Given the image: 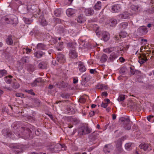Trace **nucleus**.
<instances>
[{
	"label": "nucleus",
	"instance_id": "1",
	"mask_svg": "<svg viewBox=\"0 0 154 154\" xmlns=\"http://www.w3.org/2000/svg\"><path fill=\"white\" fill-rule=\"evenodd\" d=\"M12 126V130L14 131L18 132L19 135L20 134H23L25 139H29L30 137L32 132L29 128L21 126L19 123L17 122H14Z\"/></svg>",
	"mask_w": 154,
	"mask_h": 154
},
{
	"label": "nucleus",
	"instance_id": "2",
	"mask_svg": "<svg viewBox=\"0 0 154 154\" xmlns=\"http://www.w3.org/2000/svg\"><path fill=\"white\" fill-rule=\"evenodd\" d=\"M1 20L2 23L11 24L14 26H16L18 23V19L15 15H13L9 17H4L1 18Z\"/></svg>",
	"mask_w": 154,
	"mask_h": 154
},
{
	"label": "nucleus",
	"instance_id": "3",
	"mask_svg": "<svg viewBox=\"0 0 154 154\" xmlns=\"http://www.w3.org/2000/svg\"><path fill=\"white\" fill-rule=\"evenodd\" d=\"M64 145H63L61 144H57L56 145H53L50 146L49 148V150L51 153L57 152L61 150H65V148L64 147Z\"/></svg>",
	"mask_w": 154,
	"mask_h": 154
},
{
	"label": "nucleus",
	"instance_id": "4",
	"mask_svg": "<svg viewBox=\"0 0 154 154\" xmlns=\"http://www.w3.org/2000/svg\"><path fill=\"white\" fill-rule=\"evenodd\" d=\"M120 120L121 122L123 127L125 129L129 130L131 129V122L129 118L122 117L120 119Z\"/></svg>",
	"mask_w": 154,
	"mask_h": 154
},
{
	"label": "nucleus",
	"instance_id": "5",
	"mask_svg": "<svg viewBox=\"0 0 154 154\" xmlns=\"http://www.w3.org/2000/svg\"><path fill=\"white\" fill-rule=\"evenodd\" d=\"M68 47L70 48V51L69 55L70 57L72 58L75 59L77 56V54L75 51V48L73 46V44L71 43H68Z\"/></svg>",
	"mask_w": 154,
	"mask_h": 154
},
{
	"label": "nucleus",
	"instance_id": "6",
	"mask_svg": "<svg viewBox=\"0 0 154 154\" xmlns=\"http://www.w3.org/2000/svg\"><path fill=\"white\" fill-rule=\"evenodd\" d=\"M92 131V129L89 128L88 126H84L81 128L79 134L80 135H85L91 133Z\"/></svg>",
	"mask_w": 154,
	"mask_h": 154
},
{
	"label": "nucleus",
	"instance_id": "7",
	"mask_svg": "<svg viewBox=\"0 0 154 154\" xmlns=\"http://www.w3.org/2000/svg\"><path fill=\"white\" fill-rule=\"evenodd\" d=\"M12 148V151L13 154H17L22 152L23 151L22 146H13Z\"/></svg>",
	"mask_w": 154,
	"mask_h": 154
},
{
	"label": "nucleus",
	"instance_id": "8",
	"mask_svg": "<svg viewBox=\"0 0 154 154\" xmlns=\"http://www.w3.org/2000/svg\"><path fill=\"white\" fill-rule=\"evenodd\" d=\"M131 75H134L137 78L139 79L141 76V74L140 71L134 69L132 67H130Z\"/></svg>",
	"mask_w": 154,
	"mask_h": 154
},
{
	"label": "nucleus",
	"instance_id": "9",
	"mask_svg": "<svg viewBox=\"0 0 154 154\" xmlns=\"http://www.w3.org/2000/svg\"><path fill=\"white\" fill-rule=\"evenodd\" d=\"M133 14L129 13L127 11H124L122 14L119 15V17L122 19H128L130 18V16H132Z\"/></svg>",
	"mask_w": 154,
	"mask_h": 154
},
{
	"label": "nucleus",
	"instance_id": "10",
	"mask_svg": "<svg viewBox=\"0 0 154 154\" xmlns=\"http://www.w3.org/2000/svg\"><path fill=\"white\" fill-rule=\"evenodd\" d=\"M139 147L141 149H143L144 150L147 152L151 150V146L148 144L141 143Z\"/></svg>",
	"mask_w": 154,
	"mask_h": 154
},
{
	"label": "nucleus",
	"instance_id": "11",
	"mask_svg": "<svg viewBox=\"0 0 154 154\" xmlns=\"http://www.w3.org/2000/svg\"><path fill=\"white\" fill-rule=\"evenodd\" d=\"M147 31L146 27L144 26H141L137 30L138 33L140 35H145L147 33Z\"/></svg>",
	"mask_w": 154,
	"mask_h": 154
},
{
	"label": "nucleus",
	"instance_id": "12",
	"mask_svg": "<svg viewBox=\"0 0 154 154\" xmlns=\"http://www.w3.org/2000/svg\"><path fill=\"white\" fill-rule=\"evenodd\" d=\"M57 60L60 63H64L66 61L64 56L61 54H58L57 55Z\"/></svg>",
	"mask_w": 154,
	"mask_h": 154
},
{
	"label": "nucleus",
	"instance_id": "13",
	"mask_svg": "<svg viewBox=\"0 0 154 154\" xmlns=\"http://www.w3.org/2000/svg\"><path fill=\"white\" fill-rule=\"evenodd\" d=\"M138 57V62L141 64H143L148 60L146 54H141Z\"/></svg>",
	"mask_w": 154,
	"mask_h": 154
},
{
	"label": "nucleus",
	"instance_id": "14",
	"mask_svg": "<svg viewBox=\"0 0 154 154\" xmlns=\"http://www.w3.org/2000/svg\"><path fill=\"white\" fill-rule=\"evenodd\" d=\"M91 76L88 75H83L82 77V80L81 82V84L84 85L86 83L89 81L91 79Z\"/></svg>",
	"mask_w": 154,
	"mask_h": 154
},
{
	"label": "nucleus",
	"instance_id": "15",
	"mask_svg": "<svg viewBox=\"0 0 154 154\" xmlns=\"http://www.w3.org/2000/svg\"><path fill=\"white\" fill-rule=\"evenodd\" d=\"M112 148V145L110 144L106 145L103 149V151L105 153H109Z\"/></svg>",
	"mask_w": 154,
	"mask_h": 154
},
{
	"label": "nucleus",
	"instance_id": "16",
	"mask_svg": "<svg viewBox=\"0 0 154 154\" xmlns=\"http://www.w3.org/2000/svg\"><path fill=\"white\" fill-rule=\"evenodd\" d=\"M77 20L79 23H83L86 21L85 18L83 14H80L77 18Z\"/></svg>",
	"mask_w": 154,
	"mask_h": 154
},
{
	"label": "nucleus",
	"instance_id": "17",
	"mask_svg": "<svg viewBox=\"0 0 154 154\" xmlns=\"http://www.w3.org/2000/svg\"><path fill=\"white\" fill-rule=\"evenodd\" d=\"M112 10L113 12H118L121 10V7L119 5H115L113 6Z\"/></svg>",
	"mask_w": 154,
	"mask_h": 154
},
{
	"label": "nucleus",
	"instance_id": "18",
	"mask_svg": "<svg viewBox=\"0 0 154 154\" xmlns=\"http://www.w3.org/2000/svg\"><path fill=\"white\" fill-rule=\"evenodd\" d=\"M85 13L86 16H90L93 14L94 11L91 8L86 9L85 11Z\"/></svg>",
	"mask_w": 154,
	"mask_h": 154
},
{
	"label": "nucleus",
	"instance_id": "19",
	"mask_svg": "<svg viewBox=\"0 0 154 154\" xmlns=\"http://www.w3.org/2000/svg\"><path fill=\"white\" fill-rule=\"evenodd\" d=\"M76 11L75 9L69 8L67 10L66 12L68 16H70L74 14Z\"/></svg>",
	"mask_w": 154,
	"mask_h": 154
},
{
	"label": "nucleus",
	"instance_id": "20",
	"mask_svg": "<svg viewBox=\"0 0 154 154\" xmlns=\"http://www.w3.org/2000/svg\"><path fill=\"white\" fill-rule=\"evenodd\" d=\"M12 35H10L8 36V37L6 39V43L9 45H12L13 44V41L12 39Z\"/></svg>",
	"mask_w": 154,
	"mask_h": 154
},
{
	"label": "nucleus",
	"instance_id": "21",
	"mask_svg": "<svg viewBox=\"0 0 154 154\" xmlns=\"http://www.w3.org/2000/svg\"><path fill=\"white\" fill-rule=\"evenodd\" d=\"M116 50V47H111L104 49L103 51L106 53L109 54L111 52Z\"/></svg>",
	"mask_w": 154,
	"mask_h": 154
},
{
	"label": "nucleus",
	"instance_id": "22",
	"mask_svg": "<svg viewBox=\"0 0 154 154\" xmlns=\"http://www.w3.org/2000/svg\"><path fill=\"white\" fill-rule=\"evenodd\" d=\"M56 85L57 86V87L59 88H64L67 86V84L64 82L63 81L59 82L57 83Z\"/></svg>",
	"mask_w": 154,
	"mask_h": 154
},
{
	"label": "nucleus",
	"instance_id": "23",
	"mask_svg": "<svg viewBox=\"0 0 154 154\" xmlns=\"http://www.w3.org/2000/svg\"><path fill=\"white\" fill-rule=\"evenodd\" d=\"M117 22L116 19H111L109 20V24L110 26L111 27H114L117 24Z\"/></svg>",
	"mask_w": 154,
	"mask_h": 154
},
{
	"label": "nucleus",
	"instance_id": "24",
	"mask_svg": "<svg viewBox=\"0 0 154 154\" xmlns=\"http://www.w3.org/2000/svg\"><path fill=\"white\" fill-rule=\"evenodd\" d=\"M38 67L39 69H46L47 67V64L45 62H42L38 64Z\"/></svg>",
	"mask_w": 154,
	"mask_h": 154
},
{
	"label": "nucleus",
	"instance_id": "25",
	"mask_svg": "<svg viewBox=\"0 0 154 154\" xmlns=\"http://www.w3.org/2000/svg\"><path fill=\"white\" fill-rule=\"evenodd\" d=\"M102 37L105 41H107L109 39L110 35L107 32H103L102 33Z\"/></svg>",
	"mask_w": 154,
	"mask_h": 154
},
{
	"label": "nucleus",
	"instance_id": "26",
	"mask_svg": "<svg viewBox=\"0 0 154 154\" xmlns=\"http://www.w3.org/2000/svg\"><path fill=\"white\" fill-rule=\"evenodd\" d=\"M39 21L41 25L43 26H46L47 24V22L45 18L43 17H40L39 18Z\"/></svg>",
	"mask_w": 154,
	"mask_h": 154
},
{
	"label": "nucleus",
	"instance_id": "27",
	"mask_svg": "<svg viewBox=\"0 0 154 154\" xmlns=\"http://www.w3.org/2000/svg\"><path fill=\"white\" fill-rule=\"evenodd\" d=\"M36 48L39 50H45L46 49L45 45L41 43H38L37 45Z\"/></svg>",
	"mask_w": 154,
	"mask_h": 154
},
{
	"label": "nucleus",
	"instance_id": "28",
	"mask_svg": "<svg viewBox=\"0 0 154 154\" xmlns=\"http://www.w3.org/2000/svg\"><path fill=\"white\" fill-rule=\"evenodd\" d=\"M128 25V23L127 22H124L120 24L119 26L120 29H123L127 28Z\"/></svg>",
	"mask_w": 154,
	"mask_h": 154
},
{
	"label": "nucleus",
	"instance_id": "29",
	"mask_svg": "<svg viewBox=\"0 0 154 154\" xmlns=\"http://www.w3.org/2000/svg\"><path fill=\"white\" fill-rule=\"evenodd\" d=\"M45 54V53H43L42 51H39L35 52L34 55L36 57L39 58L44 55Z\"/></svg>",
	"mask_w": 154,
	"mask_h": 154
},
{
	"label": "nucleus",
	"instance_id": "30",
	"mask_svg": "<svg viewBox=\"0 0 154 154\" xmlns=\"http://www.w3.org/2000/svg\"><path fill=\"white\" fill-rule=\"evenodd\" d=\"M12 78L13 76L11 75L6 76L4 78L5 81L6 83L8 84H10L11 82V79Z\"/></svg>",
	"mask_w": 154,
	"mask_h": 154
},
{
	"label": "nucleus",
	"instance_id": "31",
	"mask_svg": "<svg viewBox=\"0 0 154 154\" xmlns=\"http://www.w3.org/2000/svg\"><path fill=\"white\" fill-rule=\"evenodd\" d=\"M94 8L96 10H100L101 8V2L100 1H98L94 5Z\"/></svg>",
	"mask_w": 154,
	"mask_h": 154
},
{
	"label": "nucleus",
	"instance_id": "32",
	"mask_svg": "<svg viewBox=\"0 0 154 154\" xmlns=\"http://www.w3.org/2000/svg\"><path fill=\"white\" fill-rule=\"evenodd\" d=\"M79 70L81 72H83L86 71V69L85 66L81 63L79 64Z\"/></svg>",
	"mask_w": 154,
	"mask_h": 154
},
{
	"label": "nucleus",
	"instance_id": "33",
	"mask_svg": "<svg viewBox=\"0 0 154 154\" xmlns=\"http://www.w3.org/2000/svg\"><path fill=\"white\" fill-rule=\"evenodd\" d=\"M108 57L105 54H103L101 56L100 58V61L102 63L105 62L107 60Z\"/></svg>",
	"mask_w": 154,
	"mask_h": 154
},
{
	"label": "nucleus",
	"instance_id": "34",
	"mask_svg": "<svg viewBox=\"0 0 154 154\" xmlns=\"http://www.w3.org/2000/svg\"><path fill=\"white\" fill-rule=\"evenodd\" d=\"M123 140L122 138L119 139L116 142V147H122Z\"/></svg>",
	"mask_w": 154,
	"mask_h": 154
},
{
	"label": "nucleus",
	"instance_id": "35",
	"mask_svg": "<svg viewBox=\"0 0 154 154\" xmlns=\"http://www.w3.org/2000/svg\"><path fill=\"white\" fill-rule=\"evenodd\" d=\"M117 54L114 52H113L110 55L109 59L111 61H112L114 60L117 58Z\"/></svg>",
	"mask_w": 154,
	"mask_h": 154
},
{
	"label": "nucleus",
	"instance_id": "36",
	"mask_svg": "<svg viewBox=\"0 0 154 154\" xmlns=\"http://www.w3.org/2000/svg\"><path fill=\"white\" fill-rule=\"evenodd\" d=\"M61 13V10L59 9H56L54 11V15L56 17L60 16Z\"/></svg>",
	"mask_w": 154,
	"mask_h": 154
},
{
	"label": "nucleus",
	"instance_id": "37",
	"mask_svg": "<svg viewBox=\"0 0 154 154\" xmlns=\"http://www.w3.org/2000/svg\"><path fill=\"white\" fill-rule=\"evenodd\" d=\"M23 19L25 23L27 24H30L32 22V20H30L25 17H23Z\"/></svg>",
	"mask_w": 154,
	"mask_h": 154
},
{
	"label": "nucleus",
	"instance_id": "38",
	"mask_svg": "<svg viewBox=\"0 0 154 154\" xmlns=\"http://www.w3.org/2000/svg\"><path fill=\"white\" fill-rule=\"evenodd\" d=\"M20 85L19 84L15 82H13L12 84V87L14 89H17L19 88Z\"/></svg>",
	"mask_w": 154,
	"mask_h": 154
},
{
	"label": "nucleus",
	"instance_id": "39",
	"mask_svg": "<svg viewBox=\"0 0 154 154\" xmlns=\"http://www.w3.org/2000/svg\"><path fill=\"white\" fill-rule=\"evenodd\" d=\"M139 8L138 6L134 5H132L131 6V9L133 11L135 12L138 11Z\"/></svg>",
	"mask_w": 154,
	"mask_h": 154
},
{
	"label": "nucleus",
	"instance_id": "40",
	"mask_svg": "<svg viewBox=\"0 0 154 154\" xmlns=\"http://www.w3.org/2000/svg\"><path fill=\"white\" fill-rule=\"evenodd\" d=\"M35 69V67L34 66L29 64L28 65V70L29 71H33Z\"/></svg>",
	"mask_w": 154,
	"mask_h": 154
},
{
	"label": "nucleus",
	"instance_id": "41",
	"mask_svg": "<svg viewBox=\"0 0 154 154\" xmlns=\"http://www.w3.org/2000/svg\"><path fill=\"white\" fill-rule=\"evenodd\" d=\"M125 95H124L121 94L119 95L118 98V100L119 101H122L125 100Z\"/></svg>",
	"mask_w": 154,
	"mask_h": 154
},
{
	"label": "nucleus",
	"instance_id": "42",
	"mask_svg": "<svg viewBox=\"0 0 154 154\" xmlns=\"http://www.w3.org/2000/svg\"><path fill=\"white\" fill-rule=\"evenodd\" d=\"M116 151L117 154L121 153L123 151V149L122 147H116Z\"/></svg>",
	"mask_w": 154,
	"mask_h": 154
},
{
	"label": "nucleus",
	"instance_id": "43",
	"mask_svg": "<svg viewBox=\"0 0 154 154\" xmlns=\"http://www.w3.org/2000/svg\"><path fill=\"white\" fill-rule=\"evenodd\" d=\"M132 144V143H126L125 145V148L128 150L130 149Z\"/></svg>",
	"mask_w": 154,
	"mask_h": 154
},
{
	"label": "nucleus",
	"instance_id": "44",
	"mask_svg": "<svg viewBox=\"0 0 154 154\" xmlns=\"http://www.w3.org/2000/svg\"><path fill=\"white\" fill-rule=\"evenodd\" d=\"M60 96L63 98L67 99L69 97V95L67 93H63L61 94Z\"/></svg>",
	"mask_w": 154,
	"mask_h": 154
},
{
	"label": "nucleus",
	"instance_id": "45",
	"mask_svg": "<svg viewBox=\"0 0 154 154\" xmlns=\"http://www.w3.org/2000/svg\"><path fill=\"white\" fill-rule=\"evenodd\" d=\"M127 34L126 32H121L119 34V36L120 38H124L126 37L127 36Z\"/></svg>",
	"mask_w": 154,
	"mask_h": 154
},
{
	"label": "nucleus",
	"instance_id": "46",
	"mask_svg": "<svg viewBox=\"0 0 154 154\" xmlns=\"http://www.w3.org/2000/svg\"><path fill=\"white\" fill-rule=\"evenodd\" d=\"M98 88L101 89H107V87L106 86L103 85H100L98 86Z\"/></svg>",
	"mask_w": 154,
	"mask_h": 154
},
{
	"label": "nucleus",
	"instance_id": "47",
	"mask_svg": "<svg viewBox=\"0 0 154 154\" xmlns=\"http://www.w3.org/2000/svg\"><path fill=\"white\" fill-rule=\"evenodd\" d=\"M34 102L35 103V105L37 106H39L40 103V101L38 99H34L33 100Z\"/></svg>",
	"mask_w": 154,
	"mask_h": 154
},
{
	"label": "nucleus",
	"instance_id": "48",
	"mask_svg": "<svg viewBox=\"0 0 154 154\" xmlns=\"http://www.w3.org/2000/svg\"><path fill=\"white\" fill-rule=\"evenodd\" d=\"M25 91L26 92H27L32 95H35V94L33 92V90L32 89H31L30 90H26Z\"/></svg>",
	"mask_w": 154,
	"mask_h": 154
},
{
	"label": "nucleus",
	"instance_id": "49",
	"mask_svg": "<svg viewBox=\"0 0 154 154\" xmlns=\"http://www.w3.org/2000/svg\"><path fill=\"white\" fill-rule=\"evenodd\" d=\"M114 38L117 42H119L122 40L121 38H120L119 36V35H115Z\"/></svg>",
	"mask_w": 154,
	"mask_h": 154
},
{
	"label": "nucleus",
	"instance_id": "50",
	"mask_svg": "<svg viewBox=\"0 0 154 154\" xmlns=\"http://www.w3.org/2000/svg\"><path fill=\"white\" fill-rule=\"evenodd\" d=\"M6 74L7 71L5 69L1 70V75H2V76L5 75Z\"/></svg>",
	"mask_w": 154,
	"mask_h": 154
},
{
	"label": "nucleus",
	"instance_id": "51",
	"mask_svg": "<svg viewBox=\"0 0 154 154\" xmlns=\"http://www.w3.org/2000/svg\"><path fill=\"white\" fill-rule=\"evenodd\" d=\"M23 49H25L26 51V53L27 54H29L31 51L32 49H31L29 48H23Z\"/></svg>",
	"mask_w": 154,
	"mask_h": 154
},
{
	"label": "nucleus",
	"instance_id": "52",
	"mask_svg": "<svg viewBox=\"0 0 154 154\" xmlns=\"http://www.w3.org/2000/svg\"><path fill=\"white\" fill-rule=\"evenodd\" d=\"M117 50L116 51L119 54H122L123 52V49H122L121 48H117Z\"/></svg>",
	"mask_w": 154,
	"mask_h": 154
},
{
	"label": "nucleus",
	"instance_id": "53",
	"mask_svg": "<svg viewBox=\"0 0 154 154\" xmlns=\"http://www.w3.org/2000/svg\"><path fill=\"white\" fill-rule=\"evenodd\" d=\"M2 112L3 114H5V115H7V112L6 110V108L4 107L2 109Z\"/></svg>",
	"mask_w": 154,
	"mask_h": 154
},
{
	"label": "nucleus",
	"instance_id": "54",
	"mask_svg": "<svg viewBox=\"0 0 154 154\" xmlns=\"http://www.w3.org/2000/svg\"><path fill=\"white\" fill-rule=\"evenodd\" d=\"M2 133H3L4 132H5V133H6L8 137H10L11 134L12 133L11 132H8L6 131H5L4 130H3L2 131Z\"/></svg>",
	"mask_w": 154,
	"mask_h": 154
},
{
	"label": "nucleus",
	"instance_id": "55",
	"mask_svg": "<svg viewBox=\"0 0 154 154\" xmlns=\"http://www.w3.org/2000/svg\"><path fill=\"white\" fill-rule=\"evenodd\" d=\"M86 101V99L83 97H81L79 100V102L81 103H84Z\"/></svg>",
	"mask_w": 154,
	"mask_h": 154
},
{
	"label": "nucleus",
	"instance_id": "56",
	"mask_svg": "<svg viewBox=\"0 0 154 154\" xmlns=\"http://www.w3.org/2000/svg\"><path fill=\"white\" fill-rule=\"evenodd\" d=\"M153 116L150 115L148 116L147 117V120L150 122H152V119L153 118Z\"/></svg>",
	"mask_w": 154,
	"mask_h": 154
},
{
	"label": "nucleus",
	"instance_id": "57",
	"mask_svg": "<svg viewBox=\"0 0 154 154\" xmlns=\"http://www.w3.org/2000/svg\"><path fill=\"white\" fill-rule=\"evenodd\" d=\"M126 69L125 68H122L120 70V72L121 73H124L125 72Z\"/></svg>",
	"mask_w": 154,
	"mask_h": 154
},
{
	"label": "nucleus",
	"instance_id": "58",
	"mask_svg": "<svg viewBox=\"0 0 154 154\" xmlns=\"http://www.w3.org/2000/svg\"><path fill=\"white\" fill-rule=\"evenodd\" d=\"M98 135L99 134H98V133L97 131L94 132L91 134V135H92V136L94 137H97V135Z\"/></svg>",
	"mask_w": 154,
	"mask_h": 154
},
{
	"label": "nucleus",
	"instance_id": "59",
	"mask_svg": "<svg viewBox=\"0 0 154 154\" xmlns=\"http://www.w3.org/2000/svg\"><path fill=\"white\" fill-rule=\"evenodd\" d=\"M73 0H66V1L67 2L66 5H70Z\"/></svg>",
	"mask_w": 154,
	"mask_h": 154
},
{
	"label": "nucleus",
	"instance_id": "60",
	"mask_svg": "<svg viewBox=\"0 0 154 154\" xmlns=\"http://www.w3.org/2000/svg\"><path fill=\"white\" fill-rule=\"evenodd\" d=\"M89 116L90 117L93 116L94 115V111H91L89 113Z\"/></svg>",
	"mask_w": 154,
	"mask_h": 154
},
{
	"label": "nucleus",
	"instance_id": "61",
	"mask_svg": "<svg viewBox=\"0 0 154 154\" xmlns=\"http://www.w3.org/2000/svg\"><path fill=\"white\" fill-rule=\"evenodd\" d=\"M108 105L107 103H102L101 104V106L104 108H106L107 106Z\"/></svg>",
	"mask_w": 154,
	"mask_h": 154
},
{
	"label": "nucleus",
	"instance_id": "62",
	"mask_svg": "<svg viewBox=\"0 0 154 154\" xmlns=\"http://www.w3.org/2000/svg\"><path fill=\"white\" fill-rule=\"evenodd\" d=\"M41 81L42 79L40 78L37 79L34 81V83H35L36 82L38 83L40 82H41Z\"/></svg>",
	"mask_w": 154,
	"mask_h": 154
},
{
	"label": "nucleus",
	"instance_id": "63",
	"mask_svg": "<svg viewBox=\"0 0 154 154\" xmlns=\"http://www.w3.org/2000/svg\"><path fill=\"white\" fill-rule=\"evenodd\" d=\"M59 29L61 32L63 33L64 32V29L63 28V26L60 27Z\"/></svg>",
	"mask_w": 154,
	"mask_h": 154
},
{
	"label": "nucleus",
	"instance_id": "64",
	"mask_svg": "<svg viewBox=\"0 0 154 154\" xmlns=\"http://www.w3.org/2000/svg\"><path fill=\"white\" fill-rule=\"evenodd\" d=\"M78 82V79L77 78H74L73 80V83L76 84Z\"/></svg>",
	"mask_w": 154,
	"mask_h": 154
}]
</instances>
